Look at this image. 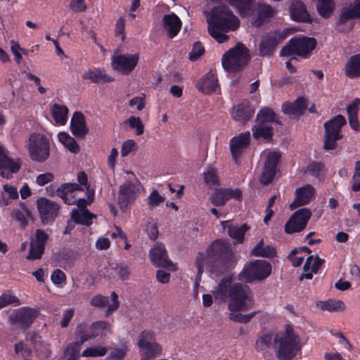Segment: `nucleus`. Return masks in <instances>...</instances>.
I'll use <instances>...</instances> for the list:
<instances>
[{
  "instance_id": "47",
  "label": "nucleus",
  "mask_w": 360,
  "mask_h": 360,
  "mask_svg": "<svg viewBox=\"0 0 360 360\" xmlns=\"http://www.w3.org/2000/svg\"><path fill=\"white\" fill-rule=\"evenodd\" d=\"M58 141L62 143L70 152L77 153L79 152V146L75 140L65 132H60L58 135Z\"/></svg>"
},
{
  "instance_id": "64",
  "label": "nucleus",
  "mask_w": 360,
  "mask_h": 360,
  "mask_svg": "<svg viewBox=\"0 0 360 360\" xmlns=\"http://www.w3.org/2000/svg\"><path fill=\"white\" fill-rule=\"evenodd\" d=\"M116 271L122 280H127L129 276V267L124 264H117Z\"/></svg>"
},
{
  "instance_id": "38",
  "label": "nucleus",
  "mask_w": 360,
  "mask_h": 360,
  "mask_svg": "<svg viewBox=\"0 0 360 360\" xmlns=\"http://www.w3.org/2000/svg\"><path fill=\"white\" fill-rule=\"evenodd\" d=\"M84 79H89L94 83L110 82L113 79L105 74V71L103 69L94 68L89 70L82 76Z\"/></svg>"
},
{
  "instance_id": "61",
  "label": "nucleus",
  "mask_w": 360,
  "mask_h": 360,
  "mask_svg": "<svg viewBox=\"0 0 360 360\" xmlns=\"http://www.w3.org/2000/svg\"><path fill=\"white\" fill-rule=\"evenodd\" d=\"M124 27H125V20L124 18L121 17L120 18L116 23H115V35L117 37H120L122 40H124L125 38L124 35Z\"/></svg>"
},
{
  "instance_id": "59",
  "label": "nucleus",
  "mask_w": 360,
  "mask_h": 360,
  "mask_svg": "<svg viewBox=\"0 0 360 360\" xmlns=\"http://www.w3.org/2000/svg\"><path fill=\"white\" fill-rule=\"evenodd\" d=\"M323 169V165L320 162H311L308 165L307 171L314 176H319Z\"/></svg>"
},
{
  "instance_id": "13",
  "label": "nucleus",
  "mask_w": 360,
  "mask_h": 360,
  "mask_svg": "<svg viewBox=\"0 0 360 360\" xmlns=\"http://www.w3.org/2000/svg\"><path fill=\"white\" fill-rule=\"evenodd\" d=\"M310 217L311 212L307 208L297 210L286 222L285 231L290 234L302 231L306 227Z\"/></svg>"
},
{
  "instance_id": "29",
  "label": "nucleus",
  "mask_w": 360,
  "mask_h": 360,
  "mask_svg": "<svg viewBox=\"0 0 360 360\" xmlns=\"http://www.w3.org/2000/svg\"><path fill=\"white\" fill-rule=\"evenodd\" d=\"M21 167L20 159H13L7 156L0 162V175L3 178L9 179L13 174L17 173Z\"/></svg>"
},
{
  "instance_id": "41",
  "label": "nucleus",
  "mask_w": 360,
  "mask_h": 360,
  "mask_svg": "<svg viewBox=\"0 0 360 360\" xmlns=\"http://www.w3.org/2000/svg\"><path fill=\"white\" fill-rule=\"evenodd\" d=\"M254 138H263L267 139L271 137L273 134L271 124L256 122V124L252 128Z\"/></svg>"
},
{
  "instance_id": "40",
  "label": "nucleus",
  "mask_w": 360,
  "mask_h": 360,
  "mask_svg": "<svg viewBox=\"0 0 360 360\" xmlns=\"http://www.w3.org/2000/svg\"><path fill=\"white\" fill-rule=\"evenodd\" d=\"M11 216L19 223L21 228L25 229L28 224L27 217L30 216V212L24 204H21L19 208L12 210Z\"/></svg>"
},
{
  "instance_id": "17",
  "label": "nucleus",
  "mask_w": 360,
  "mask_h": 360,
  "mask_svg": "<svg viewBox=\"0 0 360 360\" xmlns=\"http://www.w3.org/2000/svg\"><path fill=\"white\" fill-rule=\"evenodd\" d=\"M49 239V235L41 229H37L31 239L27 259H40L44 252L45 245Z\"/></svg>"
},
{
  "instance_id": "2",
  "label": "nucleus",
  "mask_w": 360,
  "mask_h": 360,
  "mask_svg": "<svg viewBox=\"0 0 360 360\" xmlns=\"http://www.w3.org/2000/svg\"><path fill=\"white\" fill-rule=\"evenodd\" d=\"M231 255L232 250L229 243L223 240L212 243L205 253H199L196 257L197 279H200L205 270L214 273L224 269Z\"/></svg>"
},
{
  "instance_id": "60",
  "label": "nucleus",
  "mask_w": 360,
  "mask_h": 360,
  "mask_svg": "<svg viewBox=\"0 0 360 360\" xmlns=\"http://www.w3.org/2000/svg\"><path fill=\"white\" fill-rule=\"evenodd\" d=\"M136 143L134 141L129 139L124 141L122 146L121 154L122 156L126 157L130 153L135 150Z\"/></svg>"
},
{
  "instance_id": "22",
  "label": "nucleus",
  "mask_w": 360,
  "mask_h": 360,
  "mask_svg": "<svg viewBox=\"0 0 360 360\" xmlns=\"http://www.w3.org/2000/svg\"><path fill=\"white\" fill-rule=\"evenodd\" d=\"M285 37L284 34L280 32H270L265 35L259 44V52L262 55H269L274 48Z\"/></svg>"
},
{
  "instance_id": "8",
  "label": "nucleus",
  "mask_w": 360,
  "mask_h": 360,
  "mask_svg": "<svg viewBox=\"0 0 360 360\" xmlns=\"http://www.w3.org/2000/svg\"><path fill=\"white\" fill-rule=\"evenodd\" d=\"M346 124L345 118L338 115L324 124V148L327 150H334L337 141L342 138V127Z\"/></svg>"
},
{
  "instance_id": "50",
  "label": "nucleus",
  "mask_w": 360,
  "mask_h": 360,
  "mask_svg": "<svg viewBox=\"0 0 360 360\" xmlns=\"http://www.w3.org/2000/svg\"><path fill=\"white\" fill-rule=\"evenodd\" d=\"M357 17L354 6L352 8H344L342 10L340 15L339 20L337 22L338 29L340 31H345L344 29L340 28V25L346 23L347 21Z\"/></svg>"
},
{
  "instance_id": "32",
  "label": "nucleus",
  "mask_w": 360,
  "mask_h": 360,
  "mask_svg": "<svg viewBox=\"0 0 360 360\" xmlns=\"http://www.w3.org/2000/svg\"><path fill=\"white\" fill-rule=\"evenodd\" d=\"M72 133L79 137H84L88 132V128L86 126L84 116L79 112L73 114L71 120Z\"/></svg>"
},
{
  "instance_id": "58",
  "label": "nucleus",
  "mask_w": 360,
  "mask_h": 360,
  "mask_svg": "<svg viewBox=\"0 0 360 360\" xmlns=\"http://www.w3.org/2000/svg\"><path fill=\"white\" fill-rule=\"evenodd\" d=\"M204 47L200 42H195L193 44L191 51L189 53V59L191 60H197L203 53Z\"/></svg>"
},
{
  "instance_id": "44",
  "label": "nucleus",
  "mask_w": 360,
  "mask_h": 360,
  "mask_svg": "<svg viewBox=\"0 0 360 360\" xmlns=\"http://www.w3.org/2000/svg\"><path fill=\"white\" fill-rule=\"evenodd\" d=\"M17 198H18V191L16 187L10 184H4L3 186L0 205L1 206L8 205L11 200H15Z\"/></svg>"
},
{
  "instance_id": "5",
  "label": "nucleus",
  "mask_w": 360,
  "mask_h": 360,
  "mask_svg": "<svg viewBox=\"0 0 360 360\" xmlns=\"http://www.w3.org/2000/svg\"><path fill=\"white\" fill-rule=\"evenodd\" d=\"M250 59L248 49L243 44H237L223 54L221 64L226 72L234 73L242 70Z\"/></svg>"
},
{
  "instance_id": "49",
  "label": "nucleus",
  "mask_w": 360,
  "mask_h": 360,
  "mask_svg": "<svg viewBox=\"0 0 360 360\" xmlns=\"http://www.w3.org/2000/svg\"><path fill=\"white\" fill-rule=\"evenodd\" d=\"M274 335L275 334H264L262 335L256 342L257 351L263 352L271 346L274 347Z\"/></svg>"
},
{
  "instance_id": "1",
  "label": "nucleus",
  "mask_w": 360,
  "mask_h": 360,
  "mask_svg": "<svg viewBox=\"0 0 360 360\" xmlns=\"http://www.w3.org/2000/svg\"><path fill=\"white\" fill-rule=\"evenodd\" d=\"M212 293L217 302H224L229 296L228 309L230 311L229 319L232 321L247 323L257 314V311L247 314L239 312L252 307V295L248 286L241 283L232 284L229 277L222 278L212 290Z\"/></svg>"
},
{
  "instance_id": "56",
  "label": "nucleus",
  "mask_w": 360,
  "mask_h": 360,
  "mask_svg": "<svg viewBox=\"0 0 360 360\" xmlns=\"http://www.w3.org/2000/svg\"><path fill=\"white\" fill-rule=\"evenodd\" d=\"M164 200V197L160 195L156 190H153L148 196V205L153 207L158 206Z\"/></svg>"
},
{
  "instance_id": "39",
  "label": "nucleus",
  "mask_w": 360,
  "mask_h": 360,
  "mask_svg": "<svg viewBox=\"0 0 360 360\" xmlns=\"http://www.w3.org/2000/svg\"><path fill=\"white\" fill-rule=\"evenodd\" d=\"M319 14L324 18H328L335 11V4L333 0H313Z\"/></svg>"
},
{
  "instance_id": "25",
  "label": "nucleus",
  "mask_w": 360,
  "mask_h": 360,
  "mask_svg": "<svg viewBox=\"0 0 360 360\" xmlns=\"http://www.w3.org/2000/svg\"><path fill=\"white\" fill-rule=\"evenodd\" d=\"M254 112L255 110L250 106L249 102L243 101L233 107L231 116L235 120L245 124L251 119Z\"/></svg>"
},
{
  "instance_id": "19",
  "label": "nucleus",
  "mask_w": 360,
  "mask_h": 360,
  "mask_svg": "<svg viewBox=\"0 0 360 360\" xmlns=\"http://www.w3.org/2000/svg\"><path fill=\"white\" fill-rule=\"evenodd\" d=\"M91 304L94 307H107L105 314L109 316L118 309L120 302L117 295L112 292L110 297L101 295L94 296L91 300Z\"/></svg>"
},
{
  "instance_id": "35",
  "label": "nucleus",
  "mask_w": 360,
  "mask_h": 360,
  "mask_svg": "<svg viewBox=\"0 0 360 360\" xmlns=\"http://www.w3.org/2000/svg\"><path fill=\"white\" fill-rule=\"evenodd\" d=\"M251 253L255 257H273L276 255V250L273 245L261 239L252 248Z\"/></svg>"
},
{
  "instance_id": "53",
  "label": "nucleus",
  "mask_w": 360,
  "mask_h": 360,
  "mask_svg": "<svg viewBox=\"0 0 360 360\" xmlns=\"http://www.w3.org/2000/svg\"><path fill=\"white\" fill-rule=\"evenodd\" d=\"M107 353V349L104 347H89L84 349L82 354L84 357L103 356Z\"/></svg>"
},
{
  "instance_id": "4",
  "label": "nucleus",
  "mask_w": 360,
  "mask_h": 360,
  "mask_svg": "<svg viewBox=\"0 0 360 360\" xmlns=\"http://www.w3.org/2000/svg\"><path fill=\"white\" fill-rule=\"evenodd\" d=\"M302 346L301 338L289 326L274 335V348L279 360H291L300 352Z\"/></svg>"
},
{
  "instance_id": "20",
  "label": "nucleus",
  "mask_w": 360,
  "mask_h": 360,
  "mask_svg": "<svg viewBox=\"0 0 360 360\" xmlns=\"http://www.w3.org/2000/svg\"><path fill=\"white\" fill-rule=\"evenodd\" d=\"M82 188L77 184L66 183L60 186L56 191L57 195L63 198L65 203L68 205L77 204L79 206L84 205L86 200L84 199H79L76 200L73 198V192L82 191Z\"/></svg>"
},
{
  "instance_id": "33",
  "label": "nucleus",
  "mask_w": 360,
  "mask_h": 360,
  "mask_svg": "<svg viewBox=\"0 0 360 360\" xmlns=\"http://www.w3.org/2000/svg\"><path fill=\"white\" fill-rule=\"evenodd\" d=\"M323 262L324 260L320 259L319 257L309 256L307 257L303 267L304 274L301 276V279L303 278L311 279L313 274H316L318 272V270Z\"/></svg>"
},
{
  "instance_id": "43",
  "label": "nucleus",
  "mask_w": 360,
  "mask_h": 360,
  "mask_svg": "<svg viewBox=\"0 0 360 360\" xmlns=\"http://www.w3.org/2000/svg\"><path fill=\"white\" fill-rule=\"evenodd\" d=\"M96 216L86 210H75L72 212L71 218L77 224L89 225Z\"/></svg>"
},
{
  "instance_id": "21",
  "label": "nucleus",
  "mask_w": 360,
  "mask_h": 360,
  "mask_svg": "<svg viewBox=\"0 0 360 360\" xmlns=\"http://www.w3.org/2000/svg\"><path fill=\"white\" fill-rule=\"evenodd\" d=\"M150 259L153 265L156 266L169 267L172 265L168 257L165 245L157 243L149 252Z\"/></svg>"
},
{
  "instance_id": "6",
  "label": "nucleus",
  "mask_w": 360,
  "mask_h": 360,
  "mask_svg": "<svg viewBox=\"0 0 360 360\" xmlns=\"http://www.w3.org/2000/svg\"><path fill=\"white\" fill-rule=\"evenodd\" d=\"M26 148L30 159L34 162H44L49 157L50 141L43 134H31L27 141Z\"/></svg>"
},
{
  "instance_id": "51",
  "label": "nucleus",
  "mask_w": 360,
  "mask_h": 360,
  "mask_svg": "<svg viewBox=\"0 0 360 360\" xmlns=\"http://www.w3.org/2000/svg\"><path fill=\"white\" fill-rule=\"evenodd\" d=\"M8 305L15 307L20 305V300L11 293H3L0 296V309Z\"/></svg>"
},
{
  "instance_id": "7",
  "label": "nucleus",
  "mask_w": 360,
  "mask_h": 360,
  "mask_svg": "<svg viewBox=\"0 0 360 360\" xmlns=\"http://www.w3.org/2000/svg\"><path fill=\"white\" fill-rule=\"evenodd\" d=\"M316 41L314 38L302 35L291 39L281 50V56H290L295 53L304 58H308L315 49Z\"/></svg>"
},
{
  "instance_id": "10",
  "label": "nucleus",
  "mask_w": 360,
  "mask_h": 360,
  "mask_svg": "<svg viewBox=\"0 0 360 360\" xmlns=\"http://www.w3.org/2000/svg\"><path fill=\"white\" fill-rule=\"evenodd\" d=\"M271 272V264L265 260H255L247 264L239 274V278L244 281L262 280Z\"/></svg>"
},
{
  "instance_id": "18",
  "label": "nucleus",
  "mask_w": 360,
  "mask_h": 360,
  "mask_svg": "<svg viewBox=\"0 0 360 360\" xmlns=\"http://www.w3.org/2000/svg\"><path fill=\"white\" fill-rule=\"evenodd\" d=\"M250 141V133L249 131L240 133L231 139L230 150L236 162H238L242 154L248 147Z\"/></svg>"
},
{
  "instance_id": "62",
  "label": "nucleus",
  "mask_w": 360,
  "mask_h": 360,
  "mask_svg": "<svg viewBox=\"0 0 360 360\" xmlns=\"http://www.w3.org/2000/svg\"><path fill=\"white\" fill-rule=\"evenodd\" d=\"M53 178H54V176L51 172L41 174L37 176V179H36V183L39 186H42L47 184L48 183L52 181Z\"/></svg>"
},
{
  "instance_id": "42",
  "label": "nucleus",
  "mask_w": 360,
  "mask_h": 360,
  "mask_svg": "<svg viewBox=\"0 0 360 360\" xmlns=\"http://www.w3.org/2000/svg\"><path fill=\"white\" fill-rule=\"evenodd\" d=\"M75 333L78 337L79 340H77L75 343L70 344L68 345L67 348V354H75L79 355V352L81 349V346L87 340H84V338H86L84 335V326L79 325L77 327Z\"/></svg>"
},
{
  "instance_id": "52",
  "label": "nucleus",
  "mask_w": 360,
  "mask_h": 360,
  "mask_svg": "<svg viewBox=\"0 0 360 360\" xmlns=\"http://www.w3.org/2000/svg\"><path fill=\"white\" fill-rule=\"evenodd\" d=\"M204 181L209 186H212L217 185L218 183V176L215 169L212 167H207L203 173Z\"/></svg>"
},
{
  "instance_id": "63",
  "label": "nucleus",
  "mask_w": 360,
  "mask_h": 360,
  "mask_svg": "<svg viewBox=\"0 0 360 360\" xmlns=\"http://www.w3.org/2000/svg\"><path fill=\"white\" fill-rule=\"evenodd\" d=\"M51 279L55 285H59L65 283V275L61 270L56 269L51 274Z\"/></svg>"
},
{
  "instance_id": "54",
  "label": "nucleus",
  "mask_w": 360,
  "mask_h": 360,
  "mask_svg": "<svg viewBox=\"0 0 360 360\" xmlns=\"http://www.w3.org/2000/svg\"><path fill=\"white\" fill-rule=\"evenodd\" d=\"M124 123H127L131 128L135 129L137 135H141L144 131V125L139 117L131 116Z\"/></svg>"
},
{
  "instance_id": "55",
  "label": "nucleus",
  "mask_w": 360,
  "mask_h": 360,
  "mask_svg": "<svg viewBox=\"0 0 360 360\" xmlns=\"http://www.w3.org/2000/svg\"><path fill=\"white\" fill-rule=\"evenodd\" d=\"M14 349L15 354L20 355L24 360H29L31 351L23 342L16 343Z\"/></svg>"
},
{
  "instance_id": "16",
  "label": "nucleus",
  "mask_w": 360,
  "mask_h": 360,
  "mask_svg": "<svg viewBox=\"0 0 360 360\" xmlns=\"http://www.w3.org/2000/svg\"><path fill=\"white\" fill-rule=\"evenodd\" d=\"M139 59L138 53L114 56L112 58V67L116 70L128 74L136 66Z\"/></svg>"
},
{
  "instance_id": "30",
  "label": "nucleus",
  "mask_w": 360,
  "mask_h": 360,
  "mask_svg": "<svg viewBox=\"0 0 360 360\" xmlns=\"http://www.w3.org/2000/svg\"><path fill=\"white\" fill-rule=\"evenodd\" d=\"M220 224L224 230L227 229L228 234L234 240V243H240L243 242L244 235L248 230V227L246 224L233 226L230 224L229 221H222Z\"/></svg>"
},
{
  "instance_id": "57",
  "label": "nucleus",
  "mask_w": 360,
  "mask_h": 360,
  "mask_svg": "<svg viewBox=\"0 0 360 360\" xmlns=\"http://www.w3.org/2000/svg\"><path fill=\"white\" fill-rule=\"evenodd\" d=\"M127 352V347L126 346H121L112 349L110 352V356L112 360H122Z\"/></svg>"
},
{
  "instance_id": "24",
  "label": "nucleus",
  "mask_w": 360,
  "mask_h": 360,
  "mask_svg": "<svg viewBox=\"0 0 360 360\" xmlns=\"http://www.w3.org/2000/svg\"><path fill=\"white\" fill-rule=\"evenodd\" d=\"M197 89L205 94H210L217 92L219 89L218 79L212 70H210L197 84Z\"/></svg>"
},
{
  "instance_id": "27",
  "label": "nucleus",
  "mask_w": 360,
  "mask_h": 360,
  "mask_svg": "<svg viewBox=\"0 0 360 360\" xmlns=\"http://www.w3.org/2000/svg\"><path fill=\"white\" fill-rule=\"evenodd\" d=\"M314 193V188L310 184H306L302 187L298 188L295 191V198L290 205V209L294 210L299 206L308 203Z\"/></svg>"
},
{
  "instance_id": "15",
  "label": "nucleus",
  "mask_w": 360,
  "mask_h": 360,
  "mask_svg": "<svg viewBox=\"0 0 360 360\" xmlns=\"http://www.w3.org/2000/svg\"><path fill=\"white\" fill-rule=\"evenodd\" d=\"M37 316V310L28 307H22L13 311L9 317V323L11 325L18 324L22 329H26L32 325Z\"/></svg>"
},
{
  "instance_id": "48",
  "label": "nucleus",
  "mask_w": 360,
  "mask_h": 360,
  "mask_svg": "<svg viewBox=\"0 0 360 360\" xmlns=\"http://www.w3.org/2000/svg\"><path fill=\"white\" fill-rule=\"evenodd\" d=\"M256 122L271 124L272 122H276V115L271 108L265 107L258 112Z\"/></svg>"
},
{
  "instance_id": "37",
  "label": "nucleus",
  "mask_w": 360,
  "mask_h": 360,
  "mask_svg": "<svg viewBox=\"0 0 360 360\" xmlns=\"http://www.w3.org/2000/svg\"><path fill=\"white\" fill-rule=\"evenodd\" d=\"M290 15L295 21L307 22L309 20L305 6L300 1H295L291 4Z\"/></svg>"
},
{
  "instance_id": "23",
  "label": "nucleus",
  "mask_w": 360,
  "mask_h": 360,
  "mask_svg": "<svg viewBox=\"0 0 360 360\" xmlns=\"http://www.w3.org/2000/svg\"><path fill=\"white\" fill-rule=\"evenodd\" d=\"M240 197L241 192L238 188H219L210 196V201L216 206H222L229 199H239Z\"/></svg>"
},
{
  "instance_id": "45",
  "label": "nucleus",
  "mask_w": 360,
  "mask_h": 360,
  "mask_svg": "<svg viewBox=\"0 0 360 360\" xmlns=\"http://www.w3.org/2000/svg\"><path fill=\"white\" fill-rule=\"evenodd\" d=\"M316 306L321 310H326L330 312L342 311L346 306L342 300H328L326 301H319Z\"/></svg>"
},
{
  "instance_id": "31",
  "label": "nucleus",
  "mask_w": 360,
  "mask_h": 360,
  "mask_svg": "<svg viewBox=\"0 0 360 360\" xmlns=\"http://www.w3.org/2000/svg\"><path fill=\"white\" fill-rule=\"evenodd\" d=\"M307 107V101L304 98L300 97L293 103L283 104L282 110L285 114L290 117H297L302 115Z\"/></svg>"
},
{
  "instance_id": "9",
  "label": "nucleus",
  "mask_w": 360,
  "mask_h": 360,
  "mask_svg": "<svg viewBox=\"0 0 360 360\" xmlns=\"http://www.w3.org/2000/svg\"><path fill=\"white\" fill-rule=\"evenodd\" d=\"M141 185L136 177L127 180L119 188L117 202L120 208L124 212L140 195Z\"/></svg>"
},
{
  "instance_id": "3",
  "label": "nucleus",
  "mask_w": 360,
  "mask_h": 360,
  "mask_svg": "<svg viewBox=\"0 0 360 360\" xmlns=\"http://www.w3.org/2000/svg\"><path fill=\"white\" fill-rule=\"evenodd\" d=\"M207 23L209 34L219 43L226 41L229 37L225 33L236 30L240 25L238 18L224 6L214 8Z\"/></svg>"
},
{
  "instance_id": "28",
  "label": "nucleus",
  "mask_w": 360,
  "mask_h": 360,
  "mask_svg": "<svg viewBox=\"0 0 360 360\" xmlns=\"http://www.w3.org/2000/svg\"><path fill=\"white\" fill-rule=\"evenodd\" d=\"M162 22L164 30L167 32L170 38L176 36L181 27L180 18L174 13L165 15Z\"/></svg>"
},
{
  "instance_id": "11",
  "label": "nucleus",
  "mask_w": 360,
  "mask_h": 360,
  "mask_svg": "<svg viewBox=\"0 0 360 360\" xmlns=\"http://www.w3.org/2000/svg\"><path fill=\"white\" fill-rule=\"evenodd\" d=\"M137 345L141 356V360H151L160 354L162 351L150 331H143L139 336Z\"/></svg>"
},
{
  "instance_id": "26",
  "label": "nucleus",
  "mask_w": 360,
  "mask_h": 360,
  "mask_svg": "<svg viewBox=\"0 0 360 360\" xmlns=\"http://www.w3.org/2000/svg\"><path fill=\"white\" fill-rule=\"evenodd\" d=\"M112 332V324L107 321H99L93 323L89 328V333L86 331L84 328V340H89L97 336L105 335L107 333Z\"/></svg>"
},
{
  "instance_id": "36",
  "label": "nucleus",
  "mask_w": 360,
  "mask_h": 360,
  "mask_svg": "<svg viewBox=\"0 0 360 360\" xmlns=\"http://www.w3.org/2000/svg\"><path fill=\"white\" fill-rule=\"evenodd\" d=\"M360 105V99L355 98L348 106L347 107V112L348 115L349 125L352 129L355 131L360 130V124L358 120L357 115Z\"/></svg>"
},
{
  "instance_id": "14",
  "label": "nucleus",
  "mask_w": 360,
  "mask_h": 360,
  "mask_svg": "<svg viewBox=\"0 0 360 360\" xmlns=\"http://www.w3.org/2000/svg\"><path fill=\"white\" fill-rule=\"evenodd\" d=\"M263 155L266 158L259 181L262 184L266 185L269 184L274 177L276 165L281 155L276 151H269L266 153H264Z\"/></svg>"
},
{
  "instance_id": "46",
  "label": "nucleus",
  "mask_w": 360,
  "mask_h": 360,
  "mask_svg": "<svg viewBox=\"0 0 360 360\" xmlns=\"http://www.w3.org/2000/svg\"><path fill=\"white\" fill-rule=\"evenodd\" d=\"M68 109L66 106L59 104H53L51 107V114L55 122L60 125L66 123Z\"/></svg>"
},
{
  "instance_id": "12",
  "label": "nucleus",
  "mask_w": 360,
  "mask_h": 360,
  "mask_svg": "<svg viewBox=\"0 0 360 360\" xmlns=\"http://www.w3.org/2000/svg\"><path fill=\"white\" fill-rule=\"evenodd\" d=\"M37 207L44 224L53 221L58 215L60 206L54 201L46 198H40L37 200Z\"/></svg>"
},
{
  "instance_id": "34",
  "label": "nucleus",
  "mask_w": 360,
  "mask_h": 360,
  "mask_svg": "<svg viewBox=\"0 0 360 360\" xmlns=\"http://www.w3.org/2000/svg\"><path fill=\"white\" fill-rule=\"evenodd\" d=\"M345 74L350 79L360 78V54L352 56L345 66Z\"/></svg>"
}]
</instances>
